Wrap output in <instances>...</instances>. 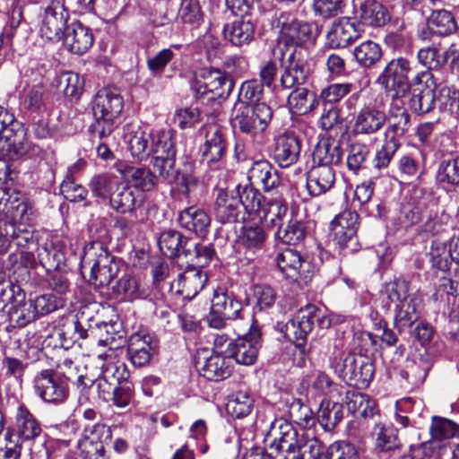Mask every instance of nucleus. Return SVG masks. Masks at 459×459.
I'll return each instance as SVG.
<instances>
[{
	"label": "nucleus",
	"instance_id": "7c9ffc66",
	"mask_svg": "<svg viewBox=\"0 0 459 459\" xmlns=\"http://www.w3.org/2000/svg\"><path fill=\"white\" fill-rule=\"evenodd\" d=\"M201 376L210 381H221L228 378L232 373L231 360L227 355L213 353L203 363L196 362Z\"/></svg>",
	"mask_w": 459,
	"mask_h": 459
},
{
	"label": "nucleus",
	"instance_id": "c9c22d12",
	"mask_svg": "<svg viewBox=\"0 0 459 459\" xmlns=\"http://www.w3.org/2000/svg\"><path fill=\"white\" fill-rule=\"evenodd\" d=\"M15 430L22 441H33L42 433L40 422L24 404H20L17 408Z\"/></svg>",
	"mask_w": 459,
	"mask_h": 459
},
{
	"label": "nucleus",
	"instance_id": "6ab92c4d",
	"mask_svg": "<svg viewBox=\"0 0 459 459\" xmlns=\"http://www.w3.org/2000/svg\"><path fill=\"white\" fill-rule=\"evenodd\" d=\"M159 348V341L151 333L139 332L133 333L128 341L127 355L136 367L150 363Z\"/></svg>",
	"mask_w": 459,
	"mask_h": 459
},
{
	"label": "nucleus",
	"instance_id": "6e6552de",
	"mask_svg": "<svg viewBox=\"0 0 459 459\" xmlns=\"http://www.w3.org/2000/svg\"><path fill=\"white\" fill-rule=\"evenodd\" d=\"M309 65L301 51L294 49L281 60L280 76L274 85V92L280 93L301 87L307 81Z\"/></svg>",
	"mask_w": 459,
	"mask_h": 459
},
{
	"label": "nucleus",
	"instance_id": "3c124183",
	"mask_svg": "<svg viewBox=\"0 0 459 459\" xmlns=\"http://www.w3.org/2000/svg\"><path fill=\"white\" fill-rule=\"evenodd\" d=\"M236 196L239 205L241 204L248 213H257L263 208L264 197L251 183L245 186L238 185Z\"/></svg>",
	"mask_w": 459,
	"mask_h": 459
},
{
	"label": "nucleus",
	"instance_id": "09e8293b",
	"mask_svg": "<svg viewBox=\"0 0 459 459\" xmlns=\"http://www.w3.org/2000/svg\"><path fill=\"white\" fill-rule=\"evenodd\" d=\"M288 106L297 115H305L313 110L316 105V95L303 87L289 91Z\"/></svg>",
	"mask_w": 459,
	"mask_h": 459
},
{
	"label": "nucleus",
	"instance_id": "4d7b16f0",
	"mask_svg": "<svg viewBox=\"0 0 459 459\" xmlns=\"http://www.w3.org/2000/svg\"><path fill=\"white\" fill-rule=\"evenodd\" d=\"M178 222L185 230H206L211 219L204 211L189 207L180 212Z\"/></svg>",
	"mask_w": 459,
	"mask_h": 459
},
{
	"label": "nucleus",
	"instance_id": "603ef678",
	"mask_svg": "<svg viewBox=\"0 0 459 459\" xmlns=\"http://www.w3.org/2000/svg\"><path fill=\"white\" fill-rule=\"evenodd\" d=\"M429 434L434 441L441 442L459 438V423L440 416H433Z\"/></svg>",
	"mask_w": 459,
	"mask_h": 459
},
{
	"label": "nucleus",
	"instance_id": "0eeeda50",
	"mask_svg": "<svg viewBox=\"0 0 459 459\" xmlns=\"http://www.w3.org/2000/svg\"><path fill=\"white\" fill-rule=\"evenodd\" d=\"M273 114V109L266 103H258L254 106L241 105L236 110L231 125L240 133L255 136L267 128Z\"/></svg>",
	"mask_w": 459,
	"mask_h": 459
},
{
	"label": "nucleus",
	"instance_id": "6e6d98bb",
	"mask_svg": "<svg viewBox=\"0 0 459 459\" xmlns=\"http://www.w3.org/2000/svg\"><path fill=\"white\" fill-rule=\"evenodd\" d=\"M409 289L410 282L408 281L402 277H394L385 284L383 295L386 297L390 303H394L395 306L397 303L416 296L415 293H410Z\"/></svg>",
	"mask_w": 459,
	"mask_h": 459
},
{
	"label": "nucleus",
	"instance_id": "473e14b6",
	"mask_svg": "<svg viewBox=\"0 0 459 459\" xmlns=\"http://www.w3.org/2000/svg\"><path fill=\"white\" fill-rule=\"evenodd\" d=\"M143 195L128 184L120 182L110 195V207L120 213L131 212L142 204Z\"/></svg>",
	"mask_w": 459,
	"mask_h": 459
},
{
	"label": "nucleus",
	"instance_id": "58836bf2",
	"mask_svg": "<svg viewBox=\"0 0 459 459\" xmlns=\"http://www.w3.org/2000/svg\"><path fill=\"white\" fill-rule=\"evenodd\" d=\"M131 155L139 161L146 160L152 154V130L141 126L126 134Z\"/></svg>",
	"mask_w": 459,
	"mask_h": 459
},
{
	"label": "nucleus",
	"instance_id": "a18cd8bd",
	"mask_svg": "<svg viewBox=\"0 0 459 459\" xmlns=\"http://www.w3.org/2000/svg\"><path fill=\"white\" fill-rule=\"evenodd\" d=\"M427 29L431 34L445 37L455 31L456 22L451 12L435 10L427 19Z\"/></svg>",
	"mask_w": 459,
	"mask_h": 459
},
{
	"label": "nucleus",
	"instance_id": "ddd939ff",
	"mask_svg": "<svg viewBox=\"0 0 459 459\" xmlns=\"http://www.w3.org/2000/svg\"><path fill=\"white\" fill-rule=\"evenodd\" d=\"M110 427L97 423L85 428L83 436L78 443L82 459H108L106 446L111 442Z\"/></svg>",
	"mask_w": 459,
	"mask_h": 459
},
{
	"label": "nucleus",
	"instance_id": "5701e85b",
	"mask_svg": "<svg viewBox=\"0 0 459 459\" xmlns=\"http://www.w3.org/2000/svg\"><path fill=\"white\" fill-rule=\"evenodd\" d=\"M385 126V112L374 105L361 108L354 117L352 132L354 135L371 136Z\"/></svg>",
	"mask_w": 459,
	"mask_h": 459
},
{
	"label": "nucleus",
	"instance_id": "de8ad7c7",
	"mask_svg": "<svg viewBox=\"0 0 459 459\" xmlns=\"http://www.w3.org/2000/svg\"><path fill=\"white\" fill-rule=\"evenodd\" d=\"M360 20L368 26L381 27L391 20L388 9L377 1H368L360 5Z\"/></svg>",
	"mask_w": 459,
	"mask_h": 459
},
{
	"label": "nucleus",
	"instance_id": "bb28decb",
	"mask_svg": "<svg viewBox=\"0 0 459 459\" xmlns=\"http://www.w3.org/2000/svg\"><path fill=\"white\" fill-rule=\"evenodd\" d=\"M301 143L299 137L293 133H284L275 140L273 159L281 168H288L295 164L299 158Z\"/></svg>",
	"mask_w": 459,
	"mask_h": 459
},
{
	"label": "nucleus",
	"instance_id": "052dcab7",
	"mask_svg": "<svg viewBox=\"0 0 459 459\" xmlns=\"http://www.w3.org/2000/svg\"><path fill=\"white\" fill-rule=\"evenodd\" d=\"M127 179L137 191H151L157 184V176L146 168L130 169Z\"/></svg>",
	"mask_w": 459,
	"mask_h": 459
},
{
	"label": "nucleus",
	"instance_id": "4be33fe9",
	"mask_svg": "<svg viewBox=\"0 0 459 459\" xmlns=\"http://www.w3.org/2000/svg\"><path fill=\"white\" fill-rule=\"evenodd\" d=\"M313 307H302L283 326L282 333L287 340L296 347H303L312 331Z\"/></svg>",
	"mask_w": 459,
	"mask_h": 459
},
{
	"label": "nucleus",
	"instance_id": "dca6fc26",
	"mask_svg": "<svg viewBox=\"0 0 459 459\" xmlns=\"http://www.w3.org/2000/svg\"><path fill=\"white\" fill-rule=\"evenodd\" d=\"M292 424L282 420H275L272 424L270 436L273 439L267 448L253 446L243 454L241 459H281L286 456L287 451L281 446V442L289 433H291Z\"/></svg>",
	"mask_w": 459,
	"mask_h": 459
},
{
	"label": "nucleus",
	"instance_id": "2f4dec72",
	"mask_svg": "<svg viewBox=\"0 0 459 459\" xmlns=\"http://www.w3.org/2000/svg\"><path fill=\"white\" fill-rule=\"evenodd\" d=\"M13 131H7V135L2 140V149L12 159H20L34 151L35 146L28 140L26 129L22 124L14 125Z\"/></svg>",
	"mask_w": 459,
	"mask_h": 459
},
{
	"label": "nucleus",
	"instance_id": "69168bd1",
	"mask_svg": "<svg viewBox=\"0 0 459 459\" xmlns=\"http://www.w3.org/2000/svg\"><path fill=\"white\" fill-rule=\"evenodd\" d=\"M369 148L361 143H353L350 145L347 155V167L350 170L357 173L367 161L369 156Z\"/></svg>",
	"mask_w": 459,
	"mask_h": 459
},
{
	"label": "nucleus",
	"instance_id": "49530a36",
	"mask_svg": "<svg viewBox=\"0 0 459 459\" xmlns=\"http://www.w3.org/2000/svg\"><path fill=\"white\" fill-rule=\"evenodd\" d=\"M353 56L360 67L368 69L374 67L381 60L383 51L378 43L366 40L354 48Z\"/></svg>",
	"mask_w": 459,
	"mask_h": 459
},
{
	"label": "nucleus",
	"instance_id": "338daca9",
	"mask_svg": "<svg viewBox=\"0 0 459 459\" xmlns=\"http://www.w3.org/2000/svg\"><path fill=\"white\" fill-rule=\"evenodd\" d=\"M59 84L66 97L78 99L82 93L84 81L78 74L66 72L60 75Z\"/></svg>",
	"mask_w": 459,
	"mask_h": 459
},
{
	"label": "nucleus",
	"instance_id": "ea45409f",
	"mask_svg": "<svg viewBox=\"0 0 459 459\" xmlns=\"http://www.w3.org/2000/svg\"><path fill=\"white\" fill-rule=\"evenodd\" d=\"M152 156H177L178 133L170 128L152 130Z\"/></svg>",
	"mask_w": 459,
	"mask_h": 459
},
{
	"label": "nucleus",
	"instance_id": "e433bc0d",
	"mask_svg": "<svg viewBox=\"0 0 459 459\" xmlns=\"http://www.w3.org/2000/svg\"><path fill=\"white\" fill-rule=\"evenodd\" d=\"M93 339L101 346H108L110 350L118 349L125 342L121 323L96 322Z\"/></svg>",
	"mask_w": 459,
	"mask_h": 459
},
{
	"label": "nucleus",
	"instance_id": "774afa93",
	"mask_svg": "<svg viewBox=\"0 0 459 459\" xmlns=\"http://www.w3.org/2000/svg\"><path fill=\"white\" fill-rule=\"evenodd\" d=\"M331 459H361L355 445L348 441H336L329 446Z\"/></svg>",
	"mask_w": 459,
	"mask_h": 459
},
{
	"label": "nucleus",
	"instance_id": "bf43d9fd",
	"mask_svg": "<svg viewBox=\"0 0 459 459\" xmlns=\"http://www.w3.org/2000/svg\"><path fill=\"white\" fill-rule=\"evenodd\" d=\"M400 146L401 143L399 140L384 137L383 143L381 147L377 150L373 159V168L380 172L386 169Z\"/></svg>",
	"mask_w": 459,
	"mask_h": 459
},
{
	"label": "nucleus",
	"instance_id": "8fccbe9b",
	"mask_svg": "<svg viewBox=\"0 0 459 459\" xmlns=\"http://www.w3.org/2000/svg\"><path fill=\"white\" fill-rule=\"evenodd\" d=\"M118 265L114 261H109L106 264H101L96 261L91 268L88 281L95 289H104L110 285L114 278L117 276Z\"/></svg>",
	"mask_w": 459,
	"mask_h": 459
},
{
	"label": "nucleus",
	"instance_id": "c85d7f7f",
	"mask_svg": "<svg viewBox=\"0 0 459 459\" xmlns=\"http://www.w3.org/2000/svg\"><path fill=\"white\" fill-rule=\"evenodd\" d=\"M435 178L437 184L445 190L459 187V154H447L442 151Z\"/></svg>",
	"mask_w": 459,
	"mask_h": 459
},
{
	"label": "nucleus",
	"instance_id": "79ce46f5",
	"mask_svg": "<svg viewBox=\"0 0 459 459\" xmlns=\"http://www.w3.org/2000/svg\"><path fill=\"white\" fill-rule=\"evenodd\" d=\"M190 244L191 239L185 238L180 231H161L158 238L160 251L169 257H175L180 253L191 255Z\"/></svg>",
	"mask_w": 459,
	"mask_h": 459
},
{
	"label": "nucleus",
	"instance_id": "393cba45",
	"mask_svg": "<svg viewBox=\"0 0 459 459\" xmlns=\"http://www.w3.org/2000/svg\"><path fill=\"white\" fill-rule=\"evenodd\" d=\"M0 214L5 215L13 223H29L28 205L20 193L6 187L0 188Z\"/></svg>",
	"mask_w": 459,
	"mask_h": 459
},
{
	"label": "nucleus",
	"instance_id": "9d476101",
	"mask_svg": "<svg viewBox=\"0 0 459 459\" xmlns=\"http://www.w3.org/2000/svg\"><path fill=\"white\" fill-rule=\"evenodd\" d=\"M36 394L45 403L59 405L69 397V385L54 369H42L33 379Z\"/></svg>",
	"mask_w": 459,
	"mask_h": 459
},
{
	"label": "nucleus",
	"instance_id": "b1692460",
	"mask_svg": "<svg viewBox=\"0 0 459 459\" xmlns=\"http://www.w3.org/2000/svg\"><path fill=\"white\" fill-rule=\"evenodd\" d=\"M248 180L254 186H261L264 192H276L281 186L279 171L266 160L253 162L248 170Z\"/></svg>",
	"mask_w": 459,
	"mask_h": 459
},
{
	"label": "nucleus",
	"instance_id": "412c9836",
	"mask_svg": "<svg viewBox=\"0 0 459 459\" xmlns=\"http://www.w3.org/2000/svg\"><path fill=\"white\" fill-rule=\"evenodd\" d=\"M276 264L283 276L293 282H307L310 279L308 272L304 270L308 263L302 259L299 252L288 247L276 256Z\"/></svg>",
	"mask_w": 459,
	"mask_h": 459
},
{
	"label": "nucleus",
	"instance_id": "7ed1b4c3",
	"mask_svg": "<svg viewBox=\"0 0 459 459\" xmlns=\"http://www.w3.org/2000/svg\"><path fill=\"white\" fill-rule=\"evenodd\" d=\"M234 82L225 72L204 67L195 74L192 89L197 100L204 103H221L230 95Z\"/></svg>",
	"mask_w": 459,
	"mask_h": 459
},
{
	"label": "nucleus",
	"instance_id": "13d9d810",
	"mask_svg": "<svg viewBox=\"0 0 459 459\" xmlns=\"http://www.w3.org/2000/svg\"><path fill=\"white\" fill-rule=\"evenodd\" d=\"M253 406V398L247 392L238 391L227 402L226 411L232 417L241 419L250 414Z\"/></svg>",
	"mask_w": 459,
	"mask_h": 459
},
{
	"label": "nucleus",
	"instance_id": "f8f14e48",
	"mask_svg": "<svg viewBox=\"0 0 459 459\" xmlns=\"http://www.w3.org/2000/svg\"><path fill=\"white\" fill-rule=\"evenodd\" d=\"M151 163L157 175V181L160 180L168 185L178 184L182 187V193L189 197L198 180L190 173H181L176 168V156L163 157L152 156Z\"/></svg>",
	"mask_w": 459,
	"mask_h": 459
},
{
	"label": "nucleus",
	"instance_id": "a878e982",
	"mask_svg": "<svg viewBox=\"0 0 459 459\" xmlns=\"http://www.w3.org/2000/svg\"><path fill=\"white\" fill-rule=\"evenodd\" d=\"M62 39L70 52L82 55L92 46L94 37L91 28L74 21L66 26Z\"/></svg>",
	"mask_w": 459,
	"mask_h": 459
},
{
	"label": "nucleus",
	"instance_id": "f704fd0d",
	"mask_svg": "<svg viewBox=\"0 0 459 459\" xmlns=\"http://www.w3.org/2000/svg\"><path fill=\"white\" fill-rule=\"evenodd\" d=\"M129 372L125 364L114 368L111 377L117 382L110 401L117 408L127 407L134 398V384L128 380Z\"/></svg>",
	"mask_w": 459,
	"mask_h": 459
},
{
	"label": "nucleus",
	"instance_id": "f03ea898",
	"mask_svg": "<svg viewBox=\"0 0 459 459\" xmlns=\"http://www.w3.org/2000/svg\"><path fill=\"white\" fill-rule=\"evenodd\" d=\"M331 368L348 385L366 389L375 376L373 360L361 354L340 353L331 359Z\"/></svg>",
	"mask_w": 459,
	"mask_h": 459
},
{
	"label": "nucleus",
	"instance_id": "5fc2aeb1",
	"mask_svg": "<svg viewBox=\"0 0 459 459\" xmlns=\"http://www.w3.org/2000/svg\"><path fill=\"white\" fill-rule=\"evenodd\" d=\"M179 285L182 287V292H186L187 297H195L201 291L207 281V276L203 271L195 266L186 269L179 274Z\"/></svg>",
	"mask_w": 459,
	"mask_h": 459
},
{
	"label": "nucleus",
	"instance_id": "680f3d73",
	"mask_svg": "<svg viewBox=\"0 0 459 459\" xmlns=\"http://www.w3.org/2000/svg\"><path fill=\"white\" fill-rule=\"evenodd\" d=\"M290 418L303 428H311L316 423V418L310 407L301 399L294 398L289 406Z\"/></svg>",
	"mask_w": 459,
	"mask_h": 459
},
{
	"label": "nucleus",
	"instance_id": "2eb2a0df",
	"mask_svg": "<svg viewBox=\"0 0 459 459\" xmlns=\"http://www.w3.org/2000/svg\"><path fill=\"white\" fill-rule=\"evenodd\" d=\"M69 12L61 0H50L44 9L39 31L49 41L57 42L64 37Z\"/></svg>",
	"mask_w": 459,
	"mask_h": 459
},
{
	"label": "nucleus",
	"instance_id": "0e129e2a",
	"mask_svg": "<svg viewBox=\"0 0 459 459\" xmlns=\"http://www.w3.org/2000/svg\"><path fill=\"white\" fill-rule=\"evenodd\" d=\"M346 3L347 0H313L312 9L316 16L330 19L342 14Z\"/></svg>",
	"mask_w": 459,
	"mask_h": 459
},
{
	"label": "nucleus",
	"instance_id": "864d4df0",
	"mask_svg": "<svg viewBox=\"0 0 459 459\" xmlns=\"http://www.w3.org/2000/svg\"><path fill=\"white\" fill-rule=\"evenodd\" d=\"M120 184L115 175L109 173H100L94 175L90 182L89 188L93 196L107 200L114 193V190Z\"/></svg>",
	"mask_w": 459,
	"mask_h": 459
},
{
	"label": "nucleus",
	"instance_id": "a19ab883",
	"mask_svg": "<svg viewBox=\"0 0 459 459\" xmlns=\"http://www.w3.org/2000/svg\"><path fill=\"white\" fill-rule=\"evenodd\" d=\"M214 212L217 221L221 223H231L238 220L239 214V204L236 195H230L227 190L219 189Z\"/></svg>",
	"mask_w": 459,
	"mask_h": 459
},
{
	"label": "nucleus",
	"instance_id": "37998d69",
	"mask_svg": "<svg viewBox=\"0 0 459 459\" xmlns=\"http://www.w3.org/2000/svg\"><path fill=\"white\" fill-rule=\"evenodd\" d=\"M420 299L416 296L394 306V327L402 333L411 327L420 317Z\"/></svg>",
	"mask_w": 459,
	"mask_h": 459
},
{
	"label": "nucleus",
	"instance_id": "4468645a",
	"mask_svg": "<svg viewBox=\"0 0 459 459\" xmlns=\"http://www.w3.org/2000/svg\"><path fill=\"white\" fill-rule=\"evenodd\" d=\"M204 131V143L200 146V152L202 161L212 167L221 162L227 154L228 130L220 125L212 124Z\"/></svg>",
	"mask_w": 459,
	"mask_h": 459
},
{
	"label": "nucleus",
	"instance_id": "72a5a7b5",
	"mask_svg": "<svg viewBox=\"0 0 459 459\" xmlns=\"http://www.w3.org/2000/svg\"><path fill=\"white\" fill-rule=\"evenodd\" d=\"M212 306L216 313L222 314L229 319L242 318V302L237 299L233 291H230L226 288L218 287L214 290Z\"/></svg>",
	"mask_w": 459,
	"mask_h": 459
},
{
	"label": "nucleus",
	"instance_id": "20e7f679",
	"mask_svg": "<svg viewBox=\"0 0 459 459\" xmlns=\"http://www.w3.org/2000/svg\"><path fill=\"white\" fill-rule=\"evenodd\" d=\"M7 307L13 326L24 327L37 318L31 299H25V293L19 285L11 283L6 288H0V308Z\"/></svg>",
	"mask_w": 459,
	"mask_h": 459
},
{
	"label": "nucleus",
	"instance_id": "9b49d317",
	"mask_svg": "<svg viewBox=\"0 0 459 459\" xmlns=\"http://www.w3.org/2000/svg\"><path fill=\"white\" fill-rule=\"evenodd\" d=\"M261 346V330L253 319L249 332L236 340H231L221 352H224L230 360L234 359L238 364L249 366L255 362Z\"/></svg>",
	"mask_w": 459,
	"mask_h": 459
},
{
	"label": "nucleus",
	"instance_id": "c756f323",
	"mask_svg": "<svg viewBox=\"0 0 459 459\" xmlns=\"http://www.w3.org/2000/svg\"><path fill=\"white\" fill-rule=\"evenodd\" d=\"M335 182L333 168L313 164L307 177V189L312 197L319 196L328 192Z\"/></svg>",
	"mask_w": 459,
	"mask_h": 459
},
{
	"label": "nucleus",
	"instance_id": "c03bdc74",
	"mask_svg": "<svg viewBox=\"0 0 459 459\" xmlns=\"http://www.w3.org/2000/svg\"><path fill=\"white\" fill-rule=\"evenodd\" d=\"M342 403L328 399H323L319 404L316 421L328 432L333 431L343 419Z\"/></svg>",
	"mask_w": 459,
	"mask_h": 459
},
{
	"label": "nucleus",
	"instance_id": "cd10ccee",
	"mask_svg": "<svg viewBox=\"0 0 459 459\" xmlns=\"http://www.w3.org/2000/svg\"><path fill=\"white\" fill-rule=\"evenodd\" d=\"M256 28L255 17H240L223 27V37L233 46L242 47L255 39Z\"/></svg>",
	"mask_w": 459,
	"mask_h": 459
},
{
	"label": "nucleus",
	"instance_id": "f3484780",
	"mask_svg": "<svg viewBox=\"0 0 459 459\" xmlns=\"http://www.w3.org/2000/svg\"><path fill=\"white\" fill-rule=\"evenodd\" d=\"M385 123H387L384 133L385 138L399 140L408 133L411 126V115L404 106L403 98H391L387 113H385Z\"/></svg>",
	"mask_w": 459,
	"mask_h": 459
},
{
	"label": "nucleus",
	"instance_id": "4c0bfd02",
	"mask_svg": "<svg viewBox=\"0 0 459 459\" xmlns=\"http://www.w3.org/2000/svg\"><path fill=\"white\" fill-rule=\"evenodd\" d=\"M339 142L333 138H322L313 152V164L332 167L338 165L342 158Z\"/></svg>",
	"mask_w": 459,
	"mask_h": 459
},
{
	"label": "nucleus",
	"instance_id": "f257e3e1",
	"mask_svg": "<svg viewBox=\"0 0 459 459\" xmlns=\"http://www.w3.org/2000/svg\"><path fill=\"white\" fill-rule=\"evenodd\" d=\"M124 108V100L116 87H106L100 90L91 102L94 121L88 131L92 138L100 140L110 137L116 128V121Z\"/></svg>",
	"mask_w": 459,
	"mask_h": 459
},
{
	"label": "nucleus",
	"instance_id": "1a4fd4ad",
	"mask_svg": "<svg viewBox=\"0 0 459 459\" xmlns=\"http://www.w3.org/2000/svg\"><path fill=\"white\" fill-rule=\"evenodd\" d=\"M281 442V446L287 451L286 456L281 459H331L325 454L324 445L316 437H309L304 431H299L293 425L291 433H289Z\"/></svg>",
	"mask_w": 459,
	"mask_h": 459
},
{
	"label": "nucleus",
	"instance_id": "423d86ee",
	"mask_svg": "<svg viewBox=\"0 0 459 459\" xmlns=\"http://www.w3.org/2000/svg\"><path fill=\"white\" fill-rule=\"evenodd\" d=\"M437 80L433 73L419 72L411 80L408 105L417 115L429 113L435 108Z\"/></svg>",
	"mask_w": 459,
	"mask_h": 459
},
{
	"label": "nucleus",
	"instance_id": "39448f33",
	"mask_svg": "<svg viewBox=\"0 0 459 459\" xmlns=\"http://www.w3.org/2000/svg\"><path fill=\"white\" fill-rule=\"evenodd\" d=\"M411 63L404 57L390 60L377 78V83L381 85L390 98H403L411 86L409 80Z\"/></svg>",
	"mask_w": 459,
	"mask_h": 459
},
{
	"label": "nucleus",
	"instance_id": "aec40b11",
	"mask_svg": "<svg viewBox=\"0 0 459 459\" xmlns=\"http://www.w3.org/2000/svg\"><path fill=\"white\" fill-rule=\"evenodd\" d=\"M317 36L315 24L304 21L291 19L281 26V38L286 45L304 47L314 44Z\"/></svg>",
	"mask_w": 459,
	"mask_h": 459
},
{
	"label": "nucleus",
	"instance_id": "e2e57ef3",
	"mask_svg": "<svg viewBox=\"0 0 459 459\" xmlns=\"http://www.w3.org/2000/svg\"><path fill=\"white\" fill-rule=\"evenodd\" d=\"M178 17L183 23L194 27H199L204 22V14L197 0H181Z\"/></svg>",
	"mask_w": 459,
	"mask_h": 459
},
{
	"label": "nucleus",
	"instance_id": "a211bd4d",
	"mask_svg": "<svg viewBox=\"0 0 459 459\" xmlns=\"http://www.w3.org/2000/svg\"><path fill=\"white\" fill-rule=\"evenodd\" d=\"M359 37V31L351 18L343 16L334 20L328 28L325 46L331 49L346 48Z\"/></svg>",
	"mask_w": 459,
	"mask_h": 459
}]
</instances>
